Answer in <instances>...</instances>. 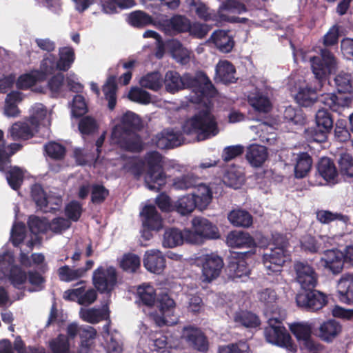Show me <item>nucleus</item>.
<instances>
[{"label": "nucleus", "mask_w": 353, "mask_h": 353, "mask_svg": "<svg viewBox=\"0 0 353 353\" xmlns=\"http://www.w3.org/2000/svg\"><path fill=\"white\" fill-rule=\"evenodd\" d=\"M310 63L315 77L314 85H307L304 88H300L295 95V100L300 105L309 107L319 99L332 111L341 113L347 105L345 98L339 97L334 93L323 94L319 99L317 95V91L323 87L327 77L336 70L335 56L330 50H322L321 58L312 57L310 58Z\"/></svg>", "instance_id": "nucleus-1"}, {"label": "nucleus", "mask_w": 353, "mask_h": 353, "mask_svg": "<svg viewBox=\"0 0 353 353\" xmlns=\"http://www.w3.org/2000/svg\"><path fill=\"white\" fill-rule=\"evenodd\" d=\"M141 118L133 112L128 111L123 114L121 123L112 130L111 141L123 150L139 152L143 148L141 137L137 133L142 128Z\"/></svg>", "instance_id": "nucleus-2"}, {"label": "nucleus", "mask_w": 353, "mask_h": 353, "mask_svg": "<svg viewBox=\"0 0 353 353\" xmlns=\"http://www.w3.org/2000/svg\"><path fill=\"white\" fill-rule=\"evenodd\" d=\"M190 126L185 125L183 132L187 134H196L199 141L216 136L219 130L214 116L208 110H200L190 121Z\"/></svg>", "instance_id": "nucleus-3"}, {"label": "nucleus", "mask_w": 353, "mask_h": 353, "mask_svg": "<svg viewBox=\"0 0 353 353\" xmlns=\"http://www.w3.org/2000/svg\"><path fill=\"white\" fill-rule=\"evenodd\" d=\"M144 159L148 167L145 183L149 190L159 192L167 182L162 165V155L157 151H150L145 154Z\"/></svg>", "instance_id": "nucleus-4"}, {"label": "nucleus", "mask_w": 353, "mask_h": 353, "mask_svg": "<svg viewBox=\"0 0 353 353\" xmlns=\"http://www.w3.org/2000/svg\"><path fill=\"white\" fill-rule=\"evenodd\" d=\"M192 230L185 231L186 241L201 244L203 239H217L220 237L219 229L208 219L196 216L192 221Z\"/></svg>", "instance_id": "nucleus-5"}, {"label": "nucleus", "mask_w": 353, "mask_h": 353, "mask_svg": "<svg viewBox=\"0 0 353 353\" xmlns=\"http://www.w3.org/2000/svg\"><path fill=\"white\" fill-rule=\"evenodd\" d=\"M316 126L305 129L306 139L312 142L323 143L334 126L332 114L325 108L318 110L315 114Z\"/></svg>", "instance_id": "nucleus-6"}, {"label": "nucleus", "mask_w": 353, "mask_h": 353, "mask_svg": "<svg viewBox=\"0 0 353 353\" xmlns=\"http://www.w3.org/2000/svg\"><path fill=\"white\" fill-rule=\"evenodd\" d=\"M268 326L265 328L266 340L279 347L285 348L292 352H296V345L293 342L292 337L282 322L278 319H270L268 321Z\"/></svg>", "instance_id": "nucleus-7"}, {"label": "nucleus", "mask_w": 353, "mask_h": 353, "mask_svg": "<svg viewBox=\"0 0 353 353\" xmlns=\"http://www.w3.org/2000/svg\"><path fill=\"white\" fill-rule=\"evenodd\" d=\"M183 80L185 89H190L199 98H211L216 94V90L206 73L201 70L196 71L194 74L185 73Z\"/></svg>", "instance_id": "nucleus-8"}, {"label": "nucleus", "mask_w": 353, "mask_h": 353, "mask_svg": "<svg viewBox=\"0 0 353 353\" xmlns=\"http://www.w3.org/2000/svg\"><path fill=\"white\" fill-rule=\"evenodd\" d=\"M315 288L301 290L296 295V303L299 307L306 311L315 312L322 309L327 303L325 294Z\"/></svg>", "instance_id": "nucleus-9"}, {"label": "nucleus", "mask_w": 353, "mask_h": 353, "mask_svg": "<svg viewBox=\"0 0 353 353\" xmlns=\"http://www.w3.org/2000/svg\"><path fill=\"white\" fill-rule=\"evenodd\" d=\"M196 262L201 268L203 281L208 283L219 276L224 265L222 257L213 252L202 254L196 259Z\"/></svg>", "instance_id": "nucleus-10"}, {"label": "nucleus", "mask_w": 353, "mask_h": 353, "mask_svg": "<svg viewBox=\"0 0 353 353\" xmlns=\"http://www.w3.org/2000/svg\"><path fill=\"white\" fill-rule=\"evenodd\" d=\"M117 277L114 267L100 265L92 273V284L100 293H110L117 283Z\"/></svg>", "instance_id": "nucleus-11"}, {"label": "nucleus", "mask_w": 353, "mask_h": 353, "mask_svg": "<svg viewBox=\"0 0 353 353\" xmlns=\"http://www.w3.org/2000/svg\"><path fill=\"white\" fill-rule=\"evenodd\" d=\"M286 250L283 246H276L267 249L263 254V263L268 274H277L281 272L286 261Z\"/></svg>", "instance_id": "nucleus-12"}, {"label": "nucleus", "mask_w": 353, "mask_h": 353, "mask_svg": "<svg viewBox=\"0 0 353 353\" xmlns=\"http://www.w3.org/2000/svg\"><path fill=\"white\" fill-rule=\"evenodd\" d=\"M296 281L301 290L315 288L318 283V275L314 268L307 262L296 261L294 265Z\"/></svg>", "instance_id": "nucleus-13"}, {"label": "nucleus", "mask_w": 353, "mask_h": 353, "mask_svg": "<svg viewBox=\"0 0 353 353\" xmlns=\"http://www.w3.org/2000/svg\"><path fill=\"white\" fill-rule=\"evenodd\" d=\"M183 336L194 350L202 352L208 350V338L200 328L193 325L185 326L183 329Z\"/></svg>", "instance_id": "nucleus-14"}, {"label": "nucleus", "mask_w": 353, "mask_h": 353, "mask_svg": "<svg viewBox=\"0 0 353 353\" xmlns=\"http://www.w3.org/2000/svg\"><path fill=\"white\" fill-rule=\"evenodd\" d=\"M323 268L334 275L340 274L344 268L341 251L338 249H329L323 252V256L320 259Z\"/></svg>", "instance_id": "nucleus-15"}, {"label": "nucleus", "mask_w": 353, "mask_h": 353, "mask_svg": "<svg viewBox=\"0 0 353 353\" xmlns=\"http://www.w3.org/2000/svg\"><path fill=\"white\" fill-rule=\"evenodd\" d=\"M292 333L299 341H302L305 348L312 350L316 345L312 339V327L307 323H294L290 325Z\"/></svg>", "instance_id": "nucleus-16"}, {"label": "nucleus", "mask_w": 353, "mask_h": 353, "mask_svg": "<svg viewBox=\"0 0 353 353\" xmlns=\"http://www.w3.org/2000/svg\"><path fill=\"white\" fill-rule=\"evenodd\" d=\"M180 134L172 129H164L156 134L152 141L157 147L161 150L171 149L179 146Z\"/></svg>", "instance_id": "nucleus-17"}, {"label": "nucleus", "mask_w": 353, "mask_h": 353, "mask_svg": "<svg viewBox=\"0 0 353 353\" xmlns=\"http://www.w3.org/2000/svg\"><path fill=\"white\" fill-rule=\"evenodd\" d=\"M226 243L230 248H254L256 243L254 238L247 232L232 230L226 237Z\"/></svg>", "instance_id": "nucleus-18"}, {"label": "nucleus", "mask_w": 353, "mask_h": 353, "mask_svg": "<svg viewBox=\"0 0 353 353\" xmlns=\"http://www.w3.org/2000/svg\"><path fill=\"white\" fill-rule=\"evenodd\" d=\"M229 32L230 30H216L212 32L208 41L212 43L220 52L223 53L230 52L234 46L235 42Z\"/></svg>", "instance_id": "nucleus-19"}, {"label": "nucleus", "mask_w": 353, "mask_h": 353, "mask_svg": "<svg viewBox=\"0 0 353 353\" xmlns=\"http://www.w3.org/2000/svg\"><path fill=\"white\" fill-rule=\"evenodd\" d=\"M142 227L156 229L157 232L163 228L161 216L153 205H145L140 213Z\"/></svg>", "instance_id": "nucleus-20"}, {"label": "nucleus", "mask_w": 353, "mask_h": 353, "mask_svg": "<svg viewBox=\"0 0 353 353\" xmlns=\"http://www.w3.org/2000/svg\"><path fill=\"white\" fill-rule=\"evenodd\" d=\"M338 298L343 303L353 304V273L343 274L339 281Z\"/></svg>", "instance_id": "nucleus-21"}, {"label": "nucleus", "mask_w": 353, "mask_h": 353, "mask_svg": "<svg viewBox=\"0 0 353 353\" xmlns=\"http://www.w3.org/2000/svg\"><path fill=\"white\" fill-rule=\"evenodd\" d=\"M191 21L185 16L175 14L170 19H163L159 22L165 31H174L179 33L188 32Z\"/></svg>", "instance_id": "nucleus-22"}, {"label": "nucleus", "mask_w": 353, "mask_h": 353, "mask_svg": "<svg viewBox=\"0 0 353 353\" xmlns=\"http://www.w3.org/2000/svg\"><path fill=\"white\" fill-rule=\"evenodd\" d=\"M143 265L150 272L161 274L165 268V258L160 251L151 250L146 252Z\"/></svg>", "instance_id": "nucleus-23"}, {"label": "nucleus", "mask_w": 353, "mask_h": 353, "mask_svg": "<svg viewBox=\"0 0 353 353\" xmlns=\"http://www.w3.org/2000/svg\"><path fill=\"white\" fill-rule=\"evenodd\" d=\"M38 132L37 128H33L28 119L25 122L14 123L10 130V135L14 141H26L34 137L35 132Z\"/></svg>", "instance_id": "nucleus-24"}, {"label": "nucleus", "mask_w": 353, "mask_h": 353, "mask_svg": "<svg viewBox=\"0 0 353 353\" xmlns=\"http://www.w3.org/2000/svg\"><path fill=\"white\" fill-rule=\"evenodd\" d=\"M342 325L335 319L323 321L319 326V337L325 342H332L342 332Z\"/></svg>", "instance_id": "nucleus-25"}, {"label": "nucleus", "mask_w": 353, "mask_h": 353, "mask_svg": "<svg viewBox=\"0 0 353 353\" xmlns=\"http://www.w3.org/2000/svg\"><path fill=\"white\" fill-rule=\"evenodd\" d=\"M268 156L266 147L258 144L250 145L246 151L245 157L253 167H260L266 161Z\"/></svg>", "instance_id": "nucleus-26"}, {"label": "nucleus", "mask_w": 353, "mask_h": 353, "mask_svg": "<svg viewBox=\"0 0 353 353\" xmlns=\"http://www.w3.org/2000/svg\"><path fill=\"white\" fill-rule=\"evenodd\" d=\"M11 161V157H10V163L4 170H0V172L6 174V178L10 187L14 190H18L23 184L24 172L18 166H12Z\"/></svg>", "instance_id": "nucleus-27"}, {"label": "nucleus", "mask_w": 353, "mask_h": 353, "mask_svg": "<svg viewBox=\"0 0 353 353\" xmlns=\"http://www.w3.org/2000/svg\"><path fill=\"white\" fill-rule=\"evenodd\" d=\"M196 191L191 194L196 202L197 209L199 210H205L212 200V191L211 188L203 183H198L195 187Z\"/></svg>", "instance_id": "nucleus-28"}, {"label": "nucleus", "mask_w": 353, "mask_h": 353, "mask_svg": "<svg viewBox=\"0 0 353 353\" xmlns=\"http://www.w3.org/2000/svg\"><path fill=\"white\" fill-rule=\"evenodd\" d=\"M184 74H180L174 70H168L165 75L164 85L167 92L174 94L185 89V82L183 80Z\"/></svg>", "instance_id": "nucleus-29"}, {"label": "nucleus", "mask_w": 353, "mask_h": 353, "mask_svg": "<svg viewBox=\"0 0 353 353\" xmlns=\"http://www.w3.org/2000/svg\"><path fill=\"white\" fill-rule=\"evenodd\" d=\"M184 240H186L185 234H183L181 230L169 228L164 232L162 245L164 248H173L181 245Z\"/></svg>", "instance_id": "nucleus-30"}, {"label": "nucleus", "mask_w": 353, "mask_h": 353, "mask_svg": "<svg viewBox=\"0 0 353 353\" xmlns=\"http://www.w3.org/2000/svg\"><path fill=\"white\" fill-rule=\"evenodd\" d=\"M228 219L232 225L236 227L248 228L253 223L252 214L245 210H233L228 215Z\"/></svg>", "instance_id": "nucleus-31"}, {"label": "nucleus", "mask_w": 353, "mask_h": 353, "mask_svg": "<svg viewBox=\"0 0 353 353\" xmlns=\"http://www.w3.org/2000/svg\"><path fill=\"white\" fill-rule=\"evenodd\" d=\"M316 220L321 224L328 225L334 221H340L347 225L350 223L349 216L340 212H333L327 210H317L316 212Z\"/></svg>", "instance_id": "nucleus-32"}, {"label": "nucleus", "mask_w": 353, "mask_h": 353, "mask_svg": "<svg viewBox=\"0 0 353 353\" xmlns=\"http://www.w3.org/2000/svg\"><path fill=\"white\" fill-rule=\"evenodd\" d=\"M235 72V67L227 60L220 61L216 66V76L225 84L234 82Z\"/></svg>", "instance_id": "nucleus-33"}, {"label": "nucleus", "mask_w": 353, "mask_h": 353, "mask_svg": "<svg viewBox=\"0 0 353 353\" xmlns=\"http://www.w3.org/2000/svg\"><path fill=\"white\" fill-rule=\"evenodd\" d=\"M21 94L18 91H12L8 94L5 101V115L8 117H18L20 113V110L17 106V103L21 101Z\"/></svg>", "instance_id": "nucleus-34"}, {"label": "nucleus", "mask_w": 353, "mask_h": 353, "mask_svg": "<svg viewBox=\"0 0 353 353\" xmlns=\"http://www.w3.org/2000/svg\"><path fill=\"white\" fill-rule=\"evenodd\" d=\"M312 165V159L307 152H301L296 158L294 166V175L296 178H304L310 172Z\"/></svg>", "instance_id": "nucleus-35"}, {"label": "nucleus", "mask_w": 353, "mask_h": 353, "mask_svg": "<svg viewBox=\"0 0 353 353\" xmlns=\"http://www.w3.org/2000/svg\"><path fill=\"white\" fill-rule=\"evenodd\" d=\"M317 171L325 181H330L337 176L336 168L331 159L321 158L317 164Z\"/></svg>", "instance_id": "nucleus-36"}, {"label": "nucleus", "mask_w": 353, "mask_h": 353, "mask_svg": "<svg viewBox=\"0 0 353 353\" xmlns=\"http://www.w3.org/2000/svg\"><path fill=\"white\" fill-rule=\"evenodd\" d=\"M116 76L110 75L107 79L105 83L103 86V92L105 99L108 101V108L113 110L117 104V90Z\"/></svg>", "instance_id": "nucleus-37"}, {"label": "nucleus", "mask_w": 353, "mask_h": 353, "mask_svg": "<svg viewBox=\"0 0 353 353\" xmlns=\"http://www.w3.org/2000/svg\"><path fill=\"white\" fill-rule=\"evenodd\" d=\"M137 294L139 301L145 306H153L156 301V290L154 288L150 285L143 283L138 286L137 289Z\"/></svg>", "instance_id": "nucleus-38"}, {"label": "nucleus", "mask_w": 353, "mask_h": 353, "mask_svg": "<svg viewBox=\"0 0 353 353\" xmlns=\"http://www.w3.org/2000/svg\"><path fill=\"white\" fill-rule=\"evenodd\" d=\"M59 59L57 60L58 70L68 71L75 59L74 49L71 47L61 48L59 50Z\"/></svg>", "instance_id": "nucleus-39"}, {"label": "nucleus", "mask_w": 353, "mask_h": 353, "mask_svg": "<svg viewBox=\"0 0 353 353\" xmlns=\"http://www.w3.org/2000/svg\"><path fill=\"white\" fill-rule=\"evenodd\" d=\"M27 274L20 265H12L9 270L8 279L14 288L19 289L21 285L26 283Z\"/></svg>", "instance_id": "nucleus-40"}, {"label": "nucleus", "mask_w": 353, "mask_h": 353, "mask_svg": "<svg viewBox=\"0 0 353 353\" xmlns=\"http://www.w3.org/2000/svg\"><path fill=\"white\" fill-rule=\"evenodd\" d=\"M10 151L8 152L6 150V142L3 139V132L0 130V170H4L6 167L10 163V157H11L16 151H17L21 145L17 143H12L10 146Z\"/></svg>", "instance_id": "nucleus-41"}, {"label": "nucleus", "mask_w": 353, "mask_h": 353, "mask_svg": "<svg viewBox=\"0 0 353 353\" xmlns=\"http://www.w3.org/2000/svg\"><path fill=\"white\" fill-rule=\"evenodd\" d=\"M80 313L81 317L83 321L92 324L97 323L109 318L108 311L105 309H85L81 310Z\"/></svg>", "instance_id": "nucleus-42"}, {"label": "nucleus", "mask_w": 353, "mask_h": 353, "mask_svg": "<svg viewBox=\"0 0 353 353\" xmlns=\"http://www.w3.org/2000/svg\"><path fill=\"white\" fill-rule=\"evenodd\" d=\"M175 210L181 215H188L197 208L196 202L191 194L179 198L174 205Z\"/></svg>", "instance_id": "nucleus-43"}, {"label": "nucleus", "mask_w": 353, "mask_h": 353, "mask_svg": "<svg viewBox=\"0 0 353 353\" xmlns=\"http://www.w3.org/2000/svg\"><path fill=\"white\" fill-rule=\"evenodd\" d=\"M199 179L193 174L188 173L175 177L173 179V188L177 190H187L195 188Z\"/></svg>", "instance_id": "nucleus-44"}, {"label": "nucleus", "mask_w": 353, "mask_h": 353, "mask_svg": "<svg viewBox=\"0 0 353 353\" xmlns=\"http://www.w3.org/2000/svg\"><path fill=\"white\" fill-rule=\"evenodd\" d=\"M228 270L230 276L233 278H241L246 276L250 272L247 262L244 259H232L228 265Z\"/></svg>", "instance_id": "nucleus-45"}, {"label": "nucleus", "mask_w": 353, "mask_h": 353, "mask_svg": "<svg viewBox=\"0 0 353 353\" xmlns=\"http://www.w3.org/2000/svg\"><path fill=\"white\" fill-rule=\"evenodd\" d=\"M44 80V77L39 71H34L31 73H26L19 77L17 81V87L21 90H27L34 85L38 81Z\"/></svg>", "instance_id": "nucleus-46"}, {"label": "nucleus", "mask_w": 353, "mask_h": 353, "mask_svg": "<svg viewBox=\"0 0 353 353\" xmlns=\"http://www.w3.org/2000/svg\"><path fill=\"white\" fill-rule=\"evenodd\" d=\"M128 21L132 26L136 28H143L154 24L153 18L141 10H136L131 12L128 17Z\"/></svg>", "instance_id": "nucleus-47"}, {"label": "nucleus", "mask_w": 353, "mask_h": 353, "mask_svg": "<svg viewBox=\"0 0 353 353\" xmlns=\"http://www.w3.org/2000/svg\"><path fill=\"white\" fill-rule=\"evenodd\" d=\"M334 83L339 93H351L353 91V77L349 73L338 74L334 78Z\"/></svg>", "instance_id": "nucleus-48"}, {"label": "nucleus", "mask_w": 353, "mask_h": 353, "mask_svg": "<svg viewBox=\"0 0 353 353\" xmlns=\"http://www.w3.org/2000/svg\"><path fill=\"white\" fill-rule=\"evenodd\" d=\"M234 320L243 326L249 328H256L261 324V321L257 315L248 311H241L236 314Z\"/></svg>", "instance_id": "nucleus-49"}, {"label": "nucleus", "mask_w": 353, "mask_h": 353, "mask_svg": "<svg viewBox=\"0 0 353 353\" xmlns=\"http://www.w3.org/2000/svg\"><path fill=\"white\" fill-rule=\"evenodd\" d=\"M97 334L96 330L91 326L84 327L80 330L81 349L79 353H89L90 346Z\"/></svg>", "instance_id": "nucleus-50"}, {"label": "nucleus", "mask_w": 353, "mask_h": 353, "mask_svg": "<svg viewBox=\"0 0 353 353\" xmlns=\"http://www.w3.org/2000/svg\"><path fill=\"white\" fill-rule=\"evenodd\" d=\"M141 259L133 253H126L120 261V268L125 272L134 273L140 268Z\"/></svg>", "instance_id": "nucleus-51"}, {"label": "nucleus", "mask_w": 353, "mask_h": 353, "mask_svg": "<svg viewBox=\"0 0 353 353\" xmlns=\"http://www.w3.org/2000/svg\"><path fill=\"white\" fill-rule=\"evenodd\" d=\"M28 225L30 231L34 234H45L48 230L49 222L46 218L31 215L29 216Z\"/></svg>", "instance_id": "nucleus-52"}, {"label": "nucleus", "mask_w": 353, "mask_h": 353, "mask_svg": "<svg viewBox=\"0 0 353 353\" xmlns=\"http://www.w3.org/2000/svg\"><path fill=\"white\" fill-rule=\"evenodd\" d=\"M141 87L154 91H158L162 86V79L159 72H154L147 74L140 79Z\"/></svg>", "instance_id": "nucleus-53"}, {"label": "nucleus", "mask_w": 353, "mask_h": 353, "mask_svg": "<svg viewBox=\"0 0 353 353\" xmlns=\"http://www.w3.org/2000/svg\"><path fill=\"white\" fill-rule=\"evenodd\" d=\"M221 12H215L211 10L205 3L200 8H198L195 14L201 20L208 22L212 21L216 23H220Z\"/></svg>", "instance_id": "nucleus-54"}, {"label": "nucleus", "mask_w": 353, "mask_h": 353, "mask_svg": "<svg viewBox=\"0 0 353 353\" xmlns=\"http://www.w3.org/2000/svg\"><path fill=\"white\" fill-rule=\"evenodd\" d=\"M52 353H70V342L67 336L59 334L49 343Z\"/></svg>", "instance_id": "nucleus-55"}, {"label": "nucleus", "mask_w": 353, "mask_h": 353, "mask_svg": "<svg viewBox=\"0 0 353 353\" xmlns=\"http://www.w3.org/2000/svg\"><path fill=\"white\" fill-rule=\"evenodd\" d=\"M44 151L50 158L54 160H62L65 156L66 148L60 143L52 141L44 145Z\"/></svg>", "instance_id": "nucleus-56"}, {"label": "nucleus", "mask_w": 353, "mask_h": 353, "mask_svg": "<svg viewBox=\"0 0 353 353\" xmlns=\"http://www.w3.org/2000/svg\"><path fill=\"white\" fill-rule=\"evenodd\" d=\"M57 65V59L54 54H49L43 59L41 63L39 72L42 74V77H44V80L46 76L54 74V72L58 70Z\"/></svg>", "instance_id": "nucleus-57"}, {"label": "nucleus", "mask_w": 353, "mask_h": 353, "mask_svg": "<svg viewBox=\"0 0 353 353\" xmlns=\"http://www.w3.org/2000/svg\"><path fill=\"white\" fill-rule=\"evenodd\" d=\"M81 270L79 268L72 269L69 265H65L57 270V274L60 281L71 282L82 278Z\"/></svg>", "instance_id": "nucleus-58"}, {"label": "nucleus", "mask_w": 353, "mask_h": 353, "mask_svg": "<svg viewBox=\"0 0 353 353\" xmlns=\"http://www.w3.org/2000/svg\"><path fill=\"white\" fill-rule=\"evenodd\" d=\"M246 6L238 0H225L222 2L218 9V12L228 11L234 14H241L247 12Z\"/></svg>", "instance_id": "nucleus-59"}, {"label": "nucleus", "mask_w": 353, "mask_h": 353, "mask_svg": "<svg viewBox=\"0 0 353 353\" xmlns=\"http://www.w3.org/2000/svg\"><path fill=\"white\" fill-rule=\"evenodd\" d=\"M340 26L337 24L332 26L323 37V44L325 48L322 50H327V47L336 46L339 43L340 37ZM327 50H329L327 49ZM321 58V56L319 57Z\"/></svg>", "instance_id": "nucleus-60"}, {"label": "nucleus", "mask_w": 353, "mask_h": 353, "mask_svg": "<svg viewBox=\"0 0 353 353\" xmlns=\"http://www.w3.org/2000/svg\"><path fill=\"white\" fill-rule=\"evenodd\" d=\"M128 97L130 101L141 104H148L151 101V94L138 87H132L128 92Z\"/></svg>", "instance_id": "nucleus-61"}, {"label": "nucleus", "mask_w": 353, "mask_h": 353, "mask_svg": "<svg viewBox=\"0 0 353 353\" xmlns=\"http://www.w3.org/2000/svg\"><path fill=\"white\" fill-rule=\"evenodd\" d=\"M219 353H252L249 344L243 341L230 343L219 348Z\"/></svg>", "instance_id": "nucleus-62"}, {"label": "nucleus", "mask_w": 353, "mask_h": 353, "mask_svg": "<svg viewBox=\"0 0 353 353\" xmlns=\"http://www.w3.org/2000/svg\"><path fill=\"white\" fill-rule=\"evenodd\" d=\"M339 166L343 176L353 177V157L348 153L342 154L339 160Z\"/></svg>", "instance_id": "nucleus-63"}, {"label": "nucleus", "mask_w": 353, "mask_h": 353, "mask_svg": "<svg viewBox=\"0 0 353 353\" xmlns=\"http://www.w3.org/2000/svg\"><path fill=\"white\" fill-rule=\"evenodd\" d=\"M31 196L39 208H46L48 204L46 193L40 184H34L31 188Z\"/></svg>", "instance_id": "nucleus-64"}]
</instances>
